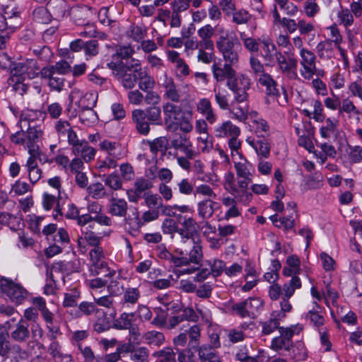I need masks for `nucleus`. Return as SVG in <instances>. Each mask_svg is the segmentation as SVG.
Wrapping results in <instances>:
<instances>
[{
	"instance_id": "9",
	"label": "nucleus",
	"mask_w": 362,
	"mask_h": 362,
	"mask_svg": "<svg viewBox=\"0 0 362 362\" xmlns=\"http://www.w3.org/2000/svg\"><path fill=\"white\" fill-rule=\"evenodd\" d=\"M98 95L95 92H86L74 88L69 95L70 104L77 107L79 110L94 107L97 102Z\"/></svg>"
},
{
	"instance_id": "6",
	"label": "nucleus",
	"mask_w": 362,
	"mask_h": 362,
	"mask_svg": "<svg viewBox=\"0 0 362 362\" xmlns=\"http://www.w3.org/2000/svg\"><path fill=\"white\" fill-rule=\"evenodd\" d=\"M238 175V184L241 189H245L252 182L254 168L244 156L232 159Z\"/></svg>"
},
{
	"instance_id": "27",
	"label": "nucleus",
	"mask_w": 362,
	"mask_h": 362,
	"mask_svg": "<svg viewBox=\"0 0 362 362\" xmlns=\"http://www.w3.org/2000/svg\"><path fill=\"white\" fill-rule=\"evenodd\" d=\"M127 202L124 199L118 198L112 194L110 200L108 212L115 216L124 217L127 211Z\"/></svg>"
},
{
	"instance_id": "52",
	"label": "nucleus",
	"mask_w": 362,
	"mask_h": 362,
	"mask_svg": "<svg viewBox=\"0 0 362 362\" xmlns=\"http://www.w3.org/2000/svg\"><path fill=\"white\" fill-rule=\"evenodd\" d=\"M319 261L323 269L327 272H334L337 269L336 261L325 252L320 253Z\"/></svg>"
},
{
	"instance_id": "49",
	"label": "nucleus",
	"mask_w": 362,
	"mask_h": 362,
	"mask_svg": "<svg viewBox=\"0 0 362 362\" xmlns=\"http://www.w3.org/2000/svg\"><path fill=\"white\" fill-rule=\"evenodd\" d=\"M81 292L76 287H74L64 293L63 300L64 307H74L77 305L80 298Z\"/></svg>"
},
{
	"instance_id": "38",
	"label": "nucleus",
	"mask_w": 362,
	"mask_h": 362,
	"mask_svg": "<svg viewBox=\"0 0 362 362\" xmlns=\"http://www.w3.org/2000/svg\"><path fill=\"white\" fill-rule=\"evenodd\" d=\"M302 284L300 279L297 276H292L288 282L283 285L282 297L290 298L295 293L296 290L301 288Z\"/></svg>"
},
{
	"instance_id": "36",
	"label": "nucleus",
	"mask_w": 362,
	"mask_h": 362,
	"mask_svg": "<svg viewBox=\"0 0 362 362\" xmlns=\"http://www.w3.org/2000/svg\"><path fill=\"white\" fill-rule=\"evenodd\" d=\"M344 73L341 71L339 66L334 67L329 76V86L336 90L341 89L345 86Z\"/></svg>"
},
{
	"instance_id": "45",
	"label": "nucleus",
	"mask_w": 362,
	"mask_h": 362,
	"mask_svg": "<svg viewBox=\"0 0 362 362\" xmlns=\"http://www.w3.org/2000/svg\"><path fill=\"white\" fill-rule=\"evenodd\" d=\"M93 107H88L81 110L79 119L86 126H91L97 122L98 117Z\"/></svg>"
},
{
	"instance_id": "24",
	"label": "nucleus",
	"mask_w": 362,
	"mask_h": 362,
	"mask_svg": "<svg viewBox=\"0 0 362 362\" xmlns=\"http://www.w3.org/2000/svg\"><path fill=\"white\" fill-rule=\"evenodd\" d=\"M247 120L250 126L254 129L256 133L267 132L269 129L267 122L264 119L256 110H251L250 111L247 117Z\"/></svg>"
},
{
	"instance_id": "7",
	"label": "nucleus",
	"mask_w": 362,
	"mask_h": 362,
	"mask_svg": "<svg viewBox=\"0 0 362 362\" xmlns=\"http://www.w3.org/2000/svg\"><path fill=\"white\" fill-rule=\"evenodd\" d=\"M263 301L259 298H249L233 305L232 309L242 318H254L262 309Z\"/></svg>"
},
{
	"instance_id": "50",
	"label": "nucleus",
	"mask_w": 362,
	"mask_h": 362,
	"mask_svg": "<svg viewBox=\"0 0 362 362\" xmlns=\"http://www.w3.org/2000/svg\"><path fill=\"white\" fill-rule=\"evenodd\" d=\"M145 112L150 124L155 125L162 124L161 110L159 107H149Z\"/></svg>"
},
{
	"instance_id": "58",
	"label": "nucleus",
	"mask_w": 362,
	"mask_h": 362,
	"mask_svg": "<svg viewBox=\"0 0 362 362\" xmlns=\"http://www.w3.org/2000/svg\"><path fill=\"white\" fill-rule=\"evenodd\" d=\"M47 335L51 338H55L59 334V326L58 322L54 320L51 313L47 310Z\"/></svg>"
},
{
	"instance_id": "53",
	"label": "nucleus",
	"mask_w": 362,
	"mask_h": 362,
	"mask_svg": "<svg viewBox=\"0 0 362 362\" xmlns=\"http://www.w3.org/2000/svg\"><path fill=\"white\" fill-rule=\"evenodd\" d=\"M338 22L346 28L351 27L354 24V18L349 9L341 8L337 12Z\"/></svg>"
},
{
	"instance_id": "44",
	"label": "nucleus",
	"mask_w": 362,
	"mask_h": 362,
	"mask_svg": "<svg viewBox=\"0 0 362 362\" xmlns=\"http://www.w3.org/2000/svg\"><path fill=\"white\" fill-rule=\"evenodd\" d=\"M23 76L14 74L8 78V83L12 86L13 90L21 95H23L28 89V86L23 83Z\"/></svg>"
},
{
	"instance_id": "56",
	"label": "nucleus",
	"mask_w": 362,
	"mask_h": 362,
	"mask_svg": "<svg viewBox=\"0 0 362 362\" xmlns=\"http://www.w3.org/2000/svg\"><path fill=\"white\" fill-rule=\"evenodd\" d=\"M240 39L244 47L251 53H257L259 48V41L256 39L247 37L244 33L240 34Z\"/></svg>"
},
{
	"instance_id": "48",
	"label": "nucleus",
	"mask_w": 362,
	"mask_h": 362,
	"mask_svg": "<svg viewBox=\"0 0 362 362\" xmlns=\"http://www.w3.org/2000/svg\"><path fill=\"white\" fill-rule=\"evenodd\" d=\"M118 160H119V158L107 156L103 159H98L95 163V168L100 173H105L110 169L115 168L117 165Z\"/></svg>"
},
{
	"instance_id": "61",
	"label": "nucleus",
	"mask_w": 362,
	"mask_h": 362,
	"mask_svg": "<svg viewBox=\"0 0 362 362\" xmlns=\"http://www.w3.org/2000/svg\"><path fill=\"white\" fill-rule=\"evenodd\" d=\"M339 293L329 286L326 287V291L324 293V300L326 305L331 309V306H337Z\"/></svg>"
},
{
	"instance_id": "22",
	"label": "nucleus",
	"mask_w": 362,
	"mask_h": 362,
	"mask_svg": "<svg viewBox=\"0 0 362 362\" xmlns=\"http://www.w3.org/2000/svg\"><path fill=\"white\" fill-rule=\"evenodd\" d=\"M132 117L139 133L144 136L148 135L150 132V123L146 120L147 117L145 111L136 109L132 111Z\"/></svg>"
},
{
	"instance_id": "20",
	"label": "nucleus",
	"mask_w": 362,
	"mask_h": 362,
	"mask_svg": "<svg viewBox=\"0 0 362 362\" xmlns=\"http://www.w3.org/2000/svg\"><path fill=\"white\" fill-rule=\"evenodd\" d=\"M98 146L100 151L106 153L107 156L120 159L124 156L122 145L117 141L103 139L100 141Z\"/></svg>"
},
{
	"instance_id": "12",
	"label": "nucleus",
	"mask_w": 362,
	"mask_h": 362,
	"mask_svg": "<svg viewBox=\"0 0 362 362\" xmlns=\"http://www.w3.org/2000/svg\"><path fill=\"white\" fill-rule=\"evenodd\" d=\"M188 243L193 244L192 248L189 251V257L183 256L184 253L180 252V254L181 256L174 259V265L175 267L187 265L190 263L199 264L202 261L203 258V252L202 246L200 243L195 242L194 239H192V242Z\"/></svg>"
},
{
	"instance_id": "39",
	"label": "nucleus",
	"mask_w": 362,
	"mask_h": 362,
	"mask_svg": "<svg viewBox=\"0 0 362 362\" xmlns=\"http://www.w3.org/2000/svg\"><path fill=\"white\" fill-rule=\"evenodd\" d=\"M214 98L215 101L219 108L222 110H226L229 108V94L227 90L224 88H214Z\"/></svg>"
},
{
	"instance_id": "60",
	"label": "nucleus",
	"mask_w": 362,
	"mask_h": 362,
	"mask_svg": "<svg viewBox=\"0 0 362 362\" xmlns=\"http://www.w3.org/2000/svg\"><path fill=\"white\" fill-rule=\"evenodd\" d=\"M233 22L237 25L247 23L251 19V14L245 9L241 8L234 11L232 13Z\"/></svg>"
},
{
	"instance_id": "14",
	"label": "nucleus",
	"mask_w": 362,
	"mask_h": 362,
	"mask_svg": "<svg viewBox=\"0 0 362 362\" xmlns=\"http://www.w3.org/2000/svg\"><path fill=\"white\" fill-rule=\"evenodd\" d=\"M180 221L181 227H179L178 235L180 237L182 243L185 244L187 242H192L193 235L196 231L197 222L192 216L187 215L182 216Z\"/></svg>"
},
{
	"instance_id": "10",
	"label": "nucleus",
	"mask_w": 362,
	"mask_h": 362,
	"mask_svg": "<svg viewBox=\"0 0 362 362\" xmlns=\"http://www.w3.org/2000/svg\"><path fill=\"white\" fill-rule=\"evenodd\" d=\"M164 122L170 131L177 129V122L185 115L180 106L170 102L165 103L163 106Z\"/></svg>"
},
{
	"instance_id": "63",
	"label": "nucleus",
	"mask_w": 362,
	"mask_h": 362,
	"mask_svg": "<svg viewBox=\"0 0 362 362\" xmlns=\"http://www.w3.org/2000/svg\"><path fill=\"white\" fill-rule=\"evenodd\" d=\"M20 13L21 11L18 7L6 6L4 9V14L3 15L9 22L16 23L17 27L20 24Z\"/></svg>"
},
{
	"instance_id": "26",
	"label": "nucleus",
	"mask_w": 362,
	"mask_h": 362,
	"mask_svg": "<svg viewBox=\"0 0 362 362\" xmlns=\"http://www.w3.org/2000/svg\"><path fill=\"white\" fill-rule=\"evenodd\" d=\"M197 110L206 120L210 123L214 124L217 120L216 115L214 113L211 103L209 99L204 98L200 99L196 105Z\"/></svg>"
},
{
	"instance_id": "59",
	"label": "nucleus",
	"mask_w": 362,
	"mask_h": 362,
	"mask_svg": "<svg viewBox=\"0 0 362 362\" xmlns=\"http://www.w3.org/2000/svg\"><path fill=\"white\" fill-rule=\"evenodd\" d=\"M140 297V291L138 288H127L124 291L123 303L135 304Z\"/></svg>"
},
{
	"instance_id": "43",
	"label": "nucleus",
	"mask_w": 362,
	"mask_h": 362,
	"mask_svg": "<svg viewBox=\"0 0 362 362\" xmlns=\"http://www.w3.org/2000/svg\"><path fill=\"white\" fill-rule=\"evenodd\" d=\"M144 342L156 346L162 345L165 341V337L162 332L158 331H148L143 336Z\"/></svg>"
},
{
	"instance_id": "1",
	"label": "nucleus",
	"mask_w": 362,
	"mask_h": 362,
	"mask_svg": "<svg viewBox=\"0 0 362 362\" xmlns=\"http://www.w3.org/2000/svg\"><path fill=\"white\" fill-rule=\"evenodd\" d=\"M240 83V86L238 87L233 83L229 82L228 84V88L233 93V100L227 110L229 111L232 119L245 122L250 110L248 105L242 106L240 104L246 103L249 100L248 90L250 89L251 81L246 83V81H242Z\"/></svg>"
},
{
	"instance_id": "51",
	"label": "nucleus",
	"mask_w": 362,
	"mask_h": 362,
	"mask_svg": "<svg viewBox=\"0 0 362 362\" xmlns=\"http://www.w3.org/2000/svg\"><path fill=\"white\" fill-rule=\"evenodd\" d=\"M161 230L164 234L170 235L172 238H173L176 233L178 234V223L176 220L172 218H166L162 223Z\"/></svg>"
},
{
	"instance_id": "4",
	"label": "nucleus",
	"mask_w": 362,
	"mask_h": 362,
	"mask_svg": "<svg viewBox=\"0 0 362 362\" xmlns=\"http://www.w3.org/2000/svg\"><path fill=\"white\" fill-rule=\"evenodd\" d=\"M211 71L213 76L217 82H222L227 79V87L229 82L235 84L238 87L240 86V82L242 81H246V83L251 81L250 78L245 74L236 75L235 69L230 67V64H224L223 67H221L220 63L214 62L211 66Z\"/></svg>"
},
{
	"instance_id": "54",
	"label": "nucleus",
	"mask_w": 362,
	"mask_h": 362,
	"mask_svg": "<svg viewBox=\"0 0 362 362\" xmlns=\"http://www.w3.org/2000/svg\"><path fill=\"white\" fill-rule=\"evenodd\" d=\"M207 265L210 267V272L214 277L219 276L226 268L225 262L219 259H213L206 261Z\"/></svg>"
},
{
	"instance_id": "35",
	"label": "nucleus",
	"mask_w": 362,
	"mask_h": 362,
	"mask_svg": "<svg viewBox=\"0 0 362 362\" xmlns=\"http://www.w3.org/2000/svg\"><path fill=\"white\" fill-rule=\"evenodd\" d=\"M29 325L26 320L21 319L15 326L13 330L11 332V338L18 342H22L28 339L30 332L28 330Z\"/></svg>"
},
{
	"instance_id": "19",
	"label": "nucleus",
	"mask_w": 362,
	"mask_h": 362,
	"mask_svg": "<svg viewBox=\"0 0 362 362\" xmlns=\"http://www.w3.org/2000/svg\"><path fill=\"white\" fill-rule=\"evenodd\" d=\"M339 122L335 117H328L320 128L319 133L322 138L327 140L335 139L339 134Z\"/></svg>"
},
{
	"instance_id": "23",
	"label": "nucleus",
	"mask_w": 362,
	"mask_h": 362,
	"mask_svg": "<svg viewBox=\"0 0 362 362\" xmlns=\"http://www.w3.org/2000/svg\"><path fill=\"white\" fill-rule=\"evenodd\" d=\"M89 256L95 270L93 272V269H90V272L94 275L99 274L100 273V269L106 267V263L103 260L105 257L103 248L99 245L93 247L89 252Z\"/></svg>"
},
{
	"instance_id": "37",
	"label": "nucleus",
	"mask_w": 362,
	"mask_h": 362,
	"mask_svg": "<svg viewBox=\"0 0 362 362\" xmlns=\"http://www.w3.org/2000/svg\"><path fill=\"white\" fill-rule=\"evenodd\" d=\"M136 314L134 313H124L115 320L114 327L118 329H130L133 322L136 320Z\"/></svg>"
},
{
	"instance_id": "41",
	"label": "nucleus",
	"mask_w": 362,
	"mask_h": 362,
	"mask_svg": "<svg viewBox=\"0 0 362 362\" xmlns=\"http://www.w3.org/2000/svg\"><path fill=\"white\" fill-rule=\"evenodd\" d=\"M7 293L11 300L16 303H21L27 296V291L22 286L17 284L11 285Z\"/></svg>"
},
{
	"instance_id": "2",
	"label": "nucleus",
	"mask_w": 362,
	"mask_h": 362,
	"mask_svg": "<svg viewBox=\"0 0 362 362\" xmlns=\"http://www.w3.org/2000/svg\"><path fill=\"white\" fill-rule=\"evenodd\" d=\"M47 241L49 244L47 247V257H52L62 251V245L69 241L67 232L54 223L47 225Z\"/></svg>"
},
{
	"instance_id": "29",
	"label": "nucleus",
	"mask_w": 362,
	"mask_h": 362,
	"mask_svg": "<svg viewBox=\"0 0 362 362\" xmlns=\"http://www.w3.org/2000/svg\"><path fill=\"white\" fill-rule=\"evenodd\" d=\"M258 83L265 88L267 95L270 96H279V90L276 81L269 74H262L259 76Z\"/></svg>"
},
{
	"instance_id": "46",
	"label": "nucleus",
	"mask_w": 362,
	"mask_h": 362,
	"mask_svg": "<svg viewBox=\"0 0 362 362\" xmlns=\"http://www.w3.org/2000/svg\"><path fill=\"white\" fill-rule=\"evenodd\" d=\"M151 152L156 156L158 152H163L168 146V139L164 136L155 139L153 141H147Z\"/></svg>"
},
{
	"instance_id": "47",
	"label": "nucleus",
	"mask_w": 362,
	"mask_h": 362,
	"mask_svg": "<svg viewBox=\"0 0 362 362\" xmlns=\"http://www.w3.org/2000/svg\"><path fill=\"white\" fill-rule=\"evenodd\" d=\"M156 362H176L175 354L170 347H165L153 354Z\"/></svg>"
},
{
	"instance_id": "5",
	"label": "nucleus",
	"mask_w": 362,
	"mask_h": 362,
	"mask_svg": "<svg viewBox=\"0 0 362 362\" xmlns=\"http://www.w3.org/2000/svg\"><path fill=\"white\" fill-rule=\"evenodd\" d=\"M48 185L55 191V194H51L47 192V211L54 209L52 216L54 219L62 217V209L60 204L61 198V178L55 176L50 178L48 181Z\"/></svg>"
},
{
	"instance_id": "21",
	"label": "nucleus",
	"mask_w": 362,
	"mask_h": 362,
	"mask_svg": "<svg viewBox=\"0 0 362 362\" xmlns=\"http://www.w3.org/2000/svg\"><path fill=\"white\" fill-rule=\"evenodd\" d=\"M275 64L276 63L279 69L283 73L290 74L292 73L295 76L297 74L293 71L297 66V60L293 57H286L283 53L279 52L276 53Z\"/></svg>"
},
{
	"instance_id": "55",
	"label": "nucleus",
	"mask_w": 362,
	"mask_h": 362,
	"mask_svg": "<svg viewBox=\"0 0 362 362\" xmlns=\"http://www.w3.org/2000/svg\"><path fill=\"white\" fill-rule=\"evenodd\" d=\"M280 320H281L280 318L276 317L274 316V314L272 313L271 318L262 323V333L265 335L272 334L279 328Z\"/></svg>"
},
{
	"instance_id": "16",
	"label": "nucleus",
	"mask_w": 362,
	"mask_h": 362,
	"mask_svg": "<svg viewBox=\"0 0 362 362\" xmlns=\"http://www.w3.org/2000/svg\"><path fill=\"white\" fill-rule=\"evenodd\" d=\"M165 54L168 60L174 64L177 78H185L189 75V66L185 59L180 57L179 52L175 50H167Z\"/></svg>"
},
{
	"instance_id": "40",
	"label": "nucleus",
	"mask_w": 362,
	"mask_h": 362,
	"mask_svg": "<svg viewBox=\"0 0 362 362\" xmlns=\"http://www.w3.org/2000/svg\"><path fill=\"white\" fill-rule=\"evenodd\" d=\"M339 112L347 114L349 118H352V116H358L362 115V110L357 108L354 103L349 98H346L342 100L341 105L339 108Z\"/></svg>"
},
{
	"instance_id": "34",
	"label": "nucleus",
	"mask_w": 362,
	"mask_h": 362,
	"mask_svg": "<svg viewBox=\"0 0 362 362\" xmlns=\"http://www.w3.org/2000/svg\"><path fill=\"white\" fill-rule=\"evenodd\" d=\"M73 152L76 156H81L86 163H89L94 160L97 151L89 146L87 141H84L80 145H77L74 148Z\"/></svg>"
},
{
	"instance_id": "8",
	"label": "nucleus",
	"mask_w": 362,
	"mask_h": 362,
	"mask_svg": "<svg viewBox=\"0 0 362 362\" xmlns=\"http://www.w3.org/2000/svg\"><path fill=\"white\" fill-rule=\"evenodd\" d=\"M300 56V75L305 80L311 79L317 72L316 56L308 49L299 50Z\"/></svg>"
},
{
	"instance_id": "62",
	"label": "nucleus",
	"mask_w": 362,
	"mask_h": 362,
	"mask_svg": "<svg viewBox=\"0 0 362 362\" xmlns=\"http://www.w3.org/2000/svg\"><path fill=\"white\" fill-rule=\"evenodd\" d=\"M275 2L279 5L280 8L284 11L285 14L293 16H295L298 11V6L294 4L293 2L289 1L288 0H274Z\"/></svg>"
},
{
	"instance_id": "17",
	"label": "nucleus",
	"mask_w": 362,
	"mask_h": 362,
	"mask_svg": "<svg viewBox=\"0 0 362 362\" xmlns=\"http://www.w3.org/2000/svg\"><path fill=\"white\" fill-rule=\"evenodd\" d=\"M160 86L164 89L163 96L174 103L180 102L181 94L177 88L174 79L165 74L160 78Z\"/></svg>"
},
{
	"instance_id": "25",
	"label": "nucleus",
	"mask_w": 362,
	"mask_h": 362,
	"mask_svg": "<svg viewBox=\"0 0 362 362\" xmlns=\"http://www.w3.org/2000/svg\"><path fill=\"white\" fill-rule=\"evenodd\" d=\"M219 207V203L214 199H203L197 203L198 215L203 219H208L213 216L214 211Z\"/></svg>"
},
{
	"instance_id": "42",
	"label": "nucleus",
	"mask_w": 362,
	"mask_h": 362,
	"mask_svg": "<svg viewBox=\"0 0 362 362\" xmlns=\"http://www.w3.org/2000/svg\"><path fill=\"white\" fill-rule=\"evenodd\" d=\"M225 60V64H230V66H236L239 62L238 53L235 51L234 46H228L223 49L219 50Z\"/></svg>"
},
{
	"instance_id": "28",
	"label": "nucleus",
	"mask_w": 362,
	"mask_h": 362,
	"mask_svg": "<svg viewBox=\"0 0 362 362\" xmlns=\"http://www.w3.org/2000/svg\"><path fill=\"white\" fill-rule=\"evenodd\" d=\"M322 311L323 308L317 303L316 301H313L312 308L305 314V318L309 320L313 326L320 327L325 322Z\"/></svg>"
},
{
	"instance_id": "15",
	"label": "nucleus",
	"mask_w": 362,
	"mask_h": 362,
	"mask_svg": "<svg viewBox=\"0 0 362 362\" xmlns=\"http://www.w3.org/2000/svg\"><path fill=\"white\" fill-rule=\"evenodd\" d=\"M262 44L261 56L266 66H273L275 64L276 53H279L275 44L269 36L262 35L259 39Z\"/></svg>"
},
{
	"instance_id": "32",
	"label": "nucleus",
	"mask_w": 362,
	"mask_h": 362,
	"mask_svg": "<svg viewBox=\"0 0 362 362\" xmlns=\"http://www.w3.org/2000/svg\"><path fill=\"white\" fill-rule=\"evenodd\" d=\"M316 52L318 57L324 61L332 59L336 54L334 45L329 40L319 42L316 46Z\"/></svg>"
},
{
	"instance_id": "57",
	"label": "nucleus",
	"mask_w": 362,
	"mask_h": 362,
	"mask_svg": "<svg viewBox=\"0 0 362 362\" xmlns=\"http://www.w3.org/2000/svg\"><path fill=\"white\" fill-rule=\"evenodd\" d=\"M194 196L204 197L207 199H214L216 197V194L213 189L206 184H201L195 187L194 192Z\"/></svg>"
},
{
	"instance_id": "64",
	"label": "nucleus",
	"mask_w": 362,
	"mask_h": 362,
	"mask_svg": "<svg viewBox=\"0 0 362 362\" xmlns=\"http://www.w3.org/2000/svg\"><path fill=\"white\" fill-rule=\"evenodd\" d=\"M347 158L351 163H359L362 161V146H349Z\"/></svg>"
},
{
	"instance_id": "13",
	"label": "nucleus",
	"mask_w": 362,
	"mask_h": 362,
	"mask_svg": "<svg viewBox=\"0 0 362 362\" xmlns=\"http://www.w3.org/2000/svg\"><path fill=\"white\" fill-rule=\"evenodd\" d=\"M197 311L199 313L202 318L206 322L209 323L208 329V335L210 340L211 346L213 348H218L221 345L219 340V327L216 325L211 324V316L209 310L207 309L203 310L199 304L196 306Z\"/></svg>"
},
{
	"instance_id": "31",
	"label": "nucleus",
	"mask_w": 362,
	"mask_h": 362,
	"mask_svg": "<svg viewBox=\"0 0 362 362\" xmlns=\"http://www.w3.org/2000/svg\"><path fill=\"white\" fill-rule=\"evenodd\" d=\"M247 144L250 146L256 152L258 159L267 158L270 155V147L269 144L264 140H255L253 138L248 137L246 139Z\"/></svg>"
},
{
	"instance_id": "33",
	"label": "nucleus",
	"mask_w": 362,
	"mask_h": 362,
	"mask_svg": "<svg viewBox=\"0 0 362 362\" xmlns=\"http://www.w3.org/2000/svg\"><path fill=\"white\" fill-rule=\"evenodd\" d=\"M135 77L138 81L139 88L143 91L151 90L155 86V80L141 68L135 70Z\"/></svg>"
},
{
	"instance_id": "3",
	"label": "nucleus",
	"mask_w": 362,
	"mask_h": 362,
	"mask_svg": "<svg viewBox=\"0 0 362 362\" xmlns=\"http://www.w3.org/2000/svg\"><path fill=\"white\" fill-rule=\"evenodd\" d=\"M78 225L81 226V236L78 239V245L81 252H86L85 243L89 245L96 247L100 245V238L95 235L90 228H93L94 223H92V216L86 214L78 218Z\"/></svg>"
},
{
	"instance_id": "30",
	"label": "nucleus",
	"mask_w": 362,
	"mask_h": 362,
	"mask_svg": "<svg viewBox=\"0 0 362 362\" xmlns=\"http://www.w3.org/2000/svg\"><path fill=\"white\" fill-rule=\"evenodd\" d=\"M0 224L9 227L12 230H21L24 226L20 215H13L7 212L0 213Z\"/></svg>"
},
{
	"instance_id": "11",
	"label": "nucleus",
	"mask_w": 362,
	"mask_h": 362,
	"mask_svg": "<svg viewBox=\"0 0 362 362\" xmlns=\"http://www.w3.org/2000/svg\"><path fill=\"white\" fill-rule=\"evenodd\" d=\"M310 269L305 264H301L299 257L296 255H289L286 259L282 274L285 276H295L303 273L307 276Z\"/></svg>"
},
{
	"instance_id": "18",
	"label": "nucleus",
	"mask_w": 362,
	"mask_h": 362,
	"mask_svg": "<svg viewBox=\"0 0 362 362\" xmlns=\"http://www.w3.org/2000/svg\"><path fill=\"white\" fill-rule=\"evenodd\" d=\"M214 134L217 138H228L239 136L240 129L231 121L227 120L218 124L214 128Z\"/></svg>"
}]
</instances>
